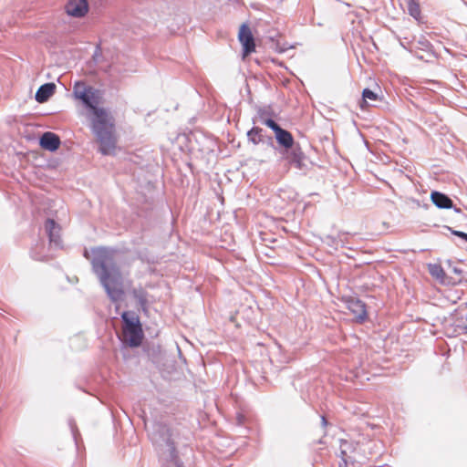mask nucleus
Returning <instances> with one entry per match:
<instances>
[{"label":"nucleus","mask_w":467,"mask_h":467,"mask_svg":"<svg viewBox=\"0 0 467 467\" xmlns=\"http://www.w3.org/2000/svg\"><path fill=\"white\" fill-rule=\"evenodd\" d=\"M73 96L92 114L91 130L99 142V152L102 155L113 154L117 143L113 133L114 123L108 110L99 107L102 99L101 91L78 81L73 87Z\"/></svg>","instance_id":"1"},{"label":"nucleus","mask_w":467,"mask_h":467,"mask_svg":"<svg viewBox=\"0 0 467 467\" xmlns=\"http://www.w3.org/2000/svg\"><path fill=\"white\" fill-rule=\"evenodd\" d=\"M92 270L112 302L123 299V278L115 260V253L107 247L92 249Z\"/></svg>","instance_id":"2"},{"label":"nucleus","mask_w":467,"mask_h":467,"mask_svg":"<svg viewBox=\"0 0 467 467\" xmlns=\"http://www.w3.org/2000/svg\"><path fill=\"white\" fill-rule=\"evenodd\" d=\"M149 436L158 450L162 467H184L176 451L174 433L168 425L154 423Z\"/></svg>","instance_id":"3"},{"label":"nucleus","mask_w":467,"mask_h":467,"mask_svg":"<svg viewBox=\"0 0 467 467\" xmlns=\"http://www.w3.org/2000/svg\"><path fill=\"white\" fill-rule=\"evenodd\" d=\"M122 337L121 340L130 348L140 347L142 343L144 334L139 317L130 311H124L121 314Z\"/></svg>","instance_id":"4"},{"label":"nucleus","mask_w":467,"mask_h":467,"mask_svg":"<svg viewBox=\"0 0 467 467\" xmlns=\"http://www.w3.org/2000/svg\"><path fill=\"white\" fill-rule=\"evenodd\" d=\"M340 457L342 463L339 467H359L366 457L360 453L359 442L341 439L340 441Z\"/></svg>","instance_id":"5"},{"label":"nucleus","mask_w":467,"mask_h":467,"mask_svg":"<svg viewBox=\"0 0 467 467\" xmlns=\"http://www.w3.org/2000/svg\"><path fill=\"white\" fill-rule=\"evenodd\" d=\"M285 159L291 166H294L299 171L307 170V158L305 152L302 150L299 143L295 145L293 148H290L287 151H285Z\"/></svg>","instance_id":"6"},{"label":"nucleus","mask_w":467,"mask_h":467,"mask_svg":"<svg viewBox=\"0 0 467 467\" xmlns=\"http://www.w3.org/2000/svg\"><path fill=\"white\" fill-rule=\"evenodd\" d=\"M238 40L243 47V57H245L255 51V41L249 26L246 23L241 25L238 32Z\"/></svg>","instance_id":"7"},{"label":"nucleus","mask_w":467,"mask_h":467,"mask_svg":"<svg viewBox=\"0 0 467 467\" xmlns=\"http://www.w3.org/2000/svg\"><path fill=\"white\" fill-rule=\"evenodd\" d=\"M343 302L346 304L347 308L354 315L357 322L362 323L367 319L366 304L359 298L345 296L343 297Z\"/></svg>","instance_id":"8"},{"label":"nucleus","mask_w":467,"mask_h":467,"mask_svg":"<svg viewBox=\"0 0 467 467\" xmlns=\"http://www.w3.org/2000/svg\"><path fill=\"white\" fill-rule=\"evenodd\" d=\"M44 228L47 235L48 236L50 246L60 248L62 246L60 225L54 219L47 218L45 222Z\"/></svg>","instance_id":"9"},{"label":"nucleus","mask_w":467,"mask_h":467,"mask_svg":"<svg viewBox=\"0 0 467 467\" xmlns=\"http://www.w3.org/2000/svg\"><path fill=\"white\" fill-rule=\"evenodd\" d=\"M88 0H68L65 9L66 13L72 17H84L88 12Z\"/></svg>","instance_id":"10"},{"label":"nucleus","mask_w":467,"mask_h":467,"mask_svg":"<svg viewBox=\"0 0 467 467\" xmlns=\"http://www.w3.org/2000/svg\"><path fill=\"white\" fill-rule=\"evenodd\" d=\"M60 143V138L51 131L44 132L39 139L40 147L49 151H56L59 148Z\"/></svg>","instance_id":"11"},{"label":"nucleus","mask_w":467,"mask_h":467,"mask_svg":"<svg viewBox=\"0 0 467 467\" xmlns=\"http://www.w3.org/2000/svg\"><path fill=\"white\" fill-rule=\"evenodd\" d=\"M431 200L439 209H451L453 207L452 200L447 194L438 191L431 192Z\"/></svg>","instance_id":"12"},{"label":"nucleus","mask_w":467,"mask_h":467,"mask_svg":"<svg viewBox=\"0 0 467 467\" xmlns=\"http://www.w3.org/2000/svg\"><path fill=\"white\" fill-rule=\"evenodd\" d=\"M275 135L277 143L285 149V151H287L290 148H293L297 144L295 142L291 132L283 128H281Z\"/></svg>","instance_id":"13"},{"label":"nucleus","mask_w":467,"mask_h":467,"mask_svg":"<svg viewBox=\"0 0 467 467\" xmlns=\"http://www.w3.org/2000/svg\"><path fill=\"white\" fill-rule=\"evenodd\" d=\"M56 85L52 82L41 85L36 92L35 99L39 103L47 102L56 91Z\"/></svg>","instance_id":"14"},{"label":"nucleus","mask_w":467,"mask_h":467,"mask_svg":"<svg viewBox=\"0 0 467 467\" xmlns=\"http://www.w3.org/2000/svg\"><path fill=\"white\" fill-rule=\"evenodd\" d=\"M132 297L137 301L138 306L142 311L146 312L148 309V292L142 287H133L130 291Z\"/></svg>","instance_id":"15"},{"label":"nucleus","mask_w":467,"mask_h":467,"mask_svg":"<svg viewBox=\"0 0 467 467\" xmlns=\"http://www.w3.org/2000/svg\"><path fill=\"white\" fill-rule=\"evenodd\" d=\"M428 271L430 275L435 278L437 281H439L441 284H449L446 282V274L442 268V266L439 264H429L428 265Z\"/></svg>","instance_id":"16"},{"label":"nucleus","mask_w":467,"mask_h":467,"mask_svg":"<svg viewBox=\"0 0 467 467\" xmlns=\"http://www.w3.org/2000/svg\"><path fill=\"white\" fill-rule=\"evenodd\" d=\"M346 234L340 232L338 233L337 236L327 235L325 238V242L331 247L337 248L339 244H341L342 247H346Z\"/></svg>","instance_id":"17"},{"label":"nucleus","mask_w":467,"mask_h":467,"mask_svg":"<svg viewBox=\"0 0 467 467\" xmlns=\"http://www.w3.org/2000/svg\"><path fill=\"white\" fill-rule=\"evenodd\" d=\"M263 129L259 127H253L247 131L248 140L253 144L257 145L263 141Z\"/></svg>","instance_id":"18"},{"label":"nucleus","mask_w":467,"mask_h":467,"mask_svg":"<svg viewBox=\"0 0 467 467\" xmlns=\"http://www.w3.org/2000/svg\"><path fill=\"white\" fill-rule=\"evenodd\" d=\"M362 99H363V103L361 104V107H363V104H367L368 99H369L371 101L380 100L379 95L377 92H375L369 88L363 89Z\"/></svg>","instance_id":"19"},{"label":"nucleus","mask_w":467,"mask_h":467,"mask_svg":"<svg viewBox=\"0 0 467 467\" xmlns=\"http://www.w3.org/2000/svg\"><path fill=\"white\" fill-rule=\"evenodd\" d=\"M408 11H409V14L415 19H418L420 16V5L415 0L408 1Z\"/></svg>","instance_id":"20"},{"label":"nucleus","mask_w":467,"mask_h":467,"mask_svg":"<svg viewBox=\"0 0 467 467\" xmlns=\"http://www.w3.org/2000/svg\"><path fill=\"white\" fill-rule=\"evenodd\" d=\"M264 125L271 129L275 134L281 129V126L271 118L264 120Z\"/></svg>","instance_id":"21"},{"label":"nucleus","mask_w":467,"mask_h":467,"mask_svg":"<svg viewBox=\"0 0 467 467\" xmlns=\"http://www.w3.org/2000/svg\"><path fill=\"white\" fill-rule=\"evenodd\" d=\"M270 113L265 109H259L257 111V116L259 119V121L264 124V120L268 119Z\"/></svg>","instance_id":"22"},{"label":"nucleus","mask_w":467,"mask_h":467,"mask_svg":"<svg viewBox=\"0 0 467 467\" xmlns=\"http://www.w3.org/2000/svg\"><path fill=\"white\" fill-rule=\"evenodd\" d=\"M446 228L455 236L460 237L462 240L467 243V234L462 231L453 230L452 228L446 226Z\"/></svg>","instance_id":"23"},{"label":"nucleus","mask_w":467,"mask_h":467,"mask_svg":"<svg viewBox=\"0 0 467 467\" xmlns=\"http://www.w3.org/2000/svg\"><path fill=\"white\" fill-rule=\"evenodd\" d=\"M451 270H452V272H453L454 274H456V275H459V276H460V275H462V273H463L462 269H461V268H460V267H458V266H452V267H451Z\"/></svg>","instance_id":"24"},{"label":"nucleus","mask_w":467,"mask_h":467,"mask_svg":"<svg viewBox=\"0 0 467 467\" xmlns=\"http://www.w3.org/2000/svg\"><path fill=\"white\" fill-rule=\"evenodd\" d=\"M244 417L242 414H238L236 417L238 424H242L244 421Z\"/></svg>","instance_id":"25"},{"label":"nucleus","mask_w":467,"mask_h":467,"mask_svg":"<svg viewBox=\"0 0 467 467\" xmlns=\"http://www.w3.org/2000/svg\"><path fill=\"white\" fill-rule=\"evenodd\" d=\"M32 257L36 260H43V258H44V256L38 255V254H35L34 252H32Z\"/></svg>","instance_id":"26"},{"label":"nucleus","mask_w":467,"mask_h":467,"mask_svg":"<svg viewBox=\"0 0 467 467\" xmlns=\"http://www.w3.org/2000/svg\"><path fill=\"white\" fill-rule=\"evenodd\" d=\"M420 43L422 45L424 48H427L430 46V42L428 40L420 41Z\"/></svg>","instance_id":"27"},{"label":"nucleus","mask_w":467,"mask_h":467,"mask_svg":"<svg viewBox=\"0 0 467 467\" xmlns=\"http://www.w3.org/2000/svg\"><path fill=\"white\" fill-rule=\"evenodd\" d=\"M321 423L323 427H326L327 425V420L325 416L321 417Z\"/></svg>","instance_id":"28"},{"label":"nucleus","mask_w":467,"mask_h":467,"mask_svg":"<svg viewBox=\"0 0 467 467\" xmlns=\"http://www.w3.org/2000/svg\"><path fill=\"white\" fill-rule=\"evenodd\" d=\"M451 209H453V211H454L456 213H462V209H461V208H458V207H456V206H454V205H453V207H452Z\"/></svg>","instance_id":"29"},{"label":"nucleus","mask_w":467,"mask_h":467,"mask_svg":"<svg viewBox=\"0 0 467 467\" xmlns=\"http://www.w3.org/2000/svg\"><path fill=\"white\" fill-rule=\"evenodd\" d=\"M69 424H70L71 429H72L73 436L76 438V433H75V431H74V426H73L72 420L69 421Z\"/></svg>","instance_id":"30"},{"label":"nucleus","mask_w":467,"mask_h":467,"mask_svg":"<svg viewBox=\"0 0 467 467\" xmlns=\"http://www.w3.org/2000/svg\"><path fill=\"white\" fill-rule=\"evenodd\" d=\"M285 50H286V48H285V47H280V48H278V49H277V51H278L279 53H284Z\"/></svg>","instance_id":"31"}]
</instances>
